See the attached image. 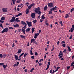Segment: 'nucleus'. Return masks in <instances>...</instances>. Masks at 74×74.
<instances>
[{
	"label": "nucleus",
	"instance_id": "obj_1",
	"mask_svg": "<svg viewBox=\"0 0 74 74\" xmlns=\"http://www.w3.org/2000/svg\"><path fill=\"white\" fill-rule=\"evenodd\" d=\"M8 27H5L1 31V33H4L5 32H8Z\"/></svg>",
	"mask_w": 74,
	"mask_h": 74
},
{
	"label": "nucleus",
	"instance_id": "obj_2",
	"mask_svg": "<svg viewBox=\"0 0 74 74\" xmlns=\"http://www.w3.org/2000/svg\"><path fill=\"white\" fill-rule=\"evenodd\" d=\"M40 11V8L38 7L37 8H35V12H36V14H38V12Z\"/></svg>",
	"mask_w": 74,
	"mask_h": 74
},
{
	"label": "nucleus",
	"instance_id": "obj_3",
	"mask_svg": "<svg viewBox=\"0 0 74 74\" xmlns=\"http://www.w3.org/2000/svg\"><path fill=\"white\" fill-rule=\"evenodd\" d=\"M26 23H27V25L29 27H30L31 26H32V22H29L28 21H27Z\"/></svg>",
	"mask_w": 74,
	"mask_h": 74
},
{
	"label": "nucleus",
	"instance_id": "obj_4",
	"mask_svg": "<svg viewBox=\"0 0 74 74\" xmlns=\"http://www.w3.org/2000/svg\"><path fill=\"white\" fill-rule=\"evenodd\" d=\"M15 17H13L10 21V22L13 23L14 21H15Z\"/></svg>",
	"mask_w": 74,
	"mask_h": 74
},
{
	"label": "nucleus",
	"instance_id": "obj_5",
	"mask_svg": "<svg viewBox=\"0 0 74 74\" xmlns=\"http://www.w3.org/2000/svg\"><path fill=\"white\" fill-rule=\"evenodd\" d=\"M8 9L7 8H3L2 9V11L3 12H8V11L7 10Z\"/></svg>",
	"mask_w": 74,
	"mask_h": 74
},
{
	"label": "nucleus",
	"instance_id": "obj_6",
	"mask_svg": "<svg viewBox=\"0 0 74 74\" xmlns=\"http://www.w3.org/2000/svg\"><path fill=\"white\" fill-rule=\"evenodd\" d=\"M48 5L49 7H53V3L51 2V3H48Z\"/></svg>",
	"mask_w": 74,
	"mask_h": 74
},
{
	"label": "nucleus",
	"instance_id": "obj_7",
	"mask_svg": "<svg viewBox=\"0 0 74 74\" xmlns=\"http://www.w3.org/2000/svg\"><path fill=\"white\" fill-rule=\"evenodd\" d=\"M48 64L47 65V67L46 69L45 70H47L49 68V66H51V64H50V62H48Z\"/></svg>",
	"mask_w": 74,
	"mask_h": 74
},
{
	"label": "nucleus",
	"instance_id": "obj_8",
	"mask_svg": "<svg viewBox=\"0 0 74 74\" xmlns=\"http://www.w3.org/2000/svg\"><path fill=\"white\" fill-rule=\"evenodd\" d=\"M31 16L32 18H35V16H36V13H32L31 15Z\"/></svg>",
	"mask_w": 74,
	"mask_h": 74
},
{
	"label": "nucleus",
	"instance_id": "obj_9",
	"mask_svg": "<svg viewBox=\"0 0 74 74\" xmlns=\"http://www.w3.org/2000/svg\"><path fill=\"white\" fill-rule=\"evenodd\" d=\"M4 21H2L1 20H0V23H4ZM0 27H1L3 28V24L2 23H1L0 25Z\"/></svg>",
	"mask_w": 74,
	"mask_h": 74
},
{
	"label": "nucleus",
	"instance_id": "obj_10",
	"mask_svg": "<svg viewBox=\"0 0 74 74\" xmlns=\"http://www.w3.org/2000/svg\"><path fill=\"white\" fill-rule=\"evenodd\" d=\"M73 30L74 31V25H72V27L71 29V32H73Z\"/></svg>",
	"mask_w": 74,
	"mask_h": 74
},
{
	"label": "nucleus",
	"instance_id": "obj_11",
	"mask_svg": "<svg viewBox=\"0 0 74 74\" xmlns=\"http://www.w3.org/2000/svg\"><path fill=\"white\" fill-rule=\"evenodd\" d=\"M40 34L39 33H36L35 34H34V38H37V36H38Z\"/></svg>",
	"mask_w": 74,
	"mask_h": 74
},
{
	"label": "nucleus",
	"instance_id": "obj_12",
	"mask_svg": "<svg viewBox=\"0 0 74 74\" xmlns=\"http://www.w3.org/2000/svg\"><path fill=\"white\" fill-rule=\"evenodd\" d=\"M63 56V52L60 51L59 53L58 56Z\"/></svg>",
	"mask_w": 74,
	"mask_h": 74
},
{
	"label": "nucleus",
	"instance_id": "obj_13",
	"mask_svg": "<svg viewBox=\"0 0 74 74\" xmlns=\"http://www.w3.org/2000/svg\"><path fill=\"white\" fill-rule=\"evenodd\" d=\"M14 58H15V60H18V59H19V57H18V56L16 55H14Z\"/></svg>",
	"mask_w": 74,
	"mask_h": 74
},
{
	"label": "nucleus",
	"instance_id": "obj_14",
	"mask_svg": "<svg viewBox=\"0 0 74 74\" xmlns=\"http://www.w3.org/2000/svg\"><path fill=\"white\" fill-rule=\"evenodd\" d=\"M29 9L27 8L25 11L26 14H29Z\"/></svg>",
	"mask_w": 74,
	"mask_h": 74
},
{
	"label": "nucleus",
	"instance_id": "obj_15",
	"mask_svg": "<svg viewBox=\"0 0 74 74\" xmlns=\"http://www.w3.org/2000/svg\"><path fill=\"white\" fill-rule=\"evenodd\" d=\"M13 26H14V27H18L19 25L18 24H16V25H14Z\"/></svg>",
	"mask_w": 74,
	"mask_h": 74
},
{
	"label": "nucleus",
	"instance_id": "obj_16",
	"mask_svg": "<svg viewBox=\"0 0 74 74\" xmlns=\"http://www.w3.org/2000/svg\"><path fill=\"white\" fill-rule=\"evenodd\" d=\"M22 50L20 49L18 51V52H17V53H21L22 52Z\"/></svg>",
	"mask_w": 74,
	"mask_h": 74
},
{
	"label": "nucleus",
	"instance_id": "obj_17",
	"mask_svg": "<svg viewBox=\"0 0 74 74\" xmlns=\"http://www.w3.org/2000/svg\"><path fill=\"white\" fill-rule=\"evenodd\" d=\"M35 41V39H32L31 40V44H32L33 42H34Z\"/></svg>",
	"mask_w": 74,
	"mask_h": 74
},
{
	"label": "nucleus",
	"instance_id": "obj_18",
	"mask_svg": "<svg viewBox=\"0 0 74 74\" xmlns=\"http://www.w3.org/2000/svg\"><path fill=\"white\" fill-rule=\"evenodd\" d=\"M21 31L23 32V34H26V33H25V29L23 28H22L21 29Z\"/></svg>",
	"mask_w": 74,
	"mask_h": 74
},
{
	"label": "nucleus",
	"instance_id": "obj_19",
	"mask_svg": "<svg viewBox=\"0 0 74 74\" xmlns=\"http://www.w3.org/2000/svg\"><path fill=\"white\" fill-rule=\"evenodd\" d=\"M48 8V7L47 5H46L45 6V7L44 8V11H46L47 10V8Z\"/></svg>",
	"mask_w": 74,
	"mask_h": 74
},
{
	"label": "nucleus",
	"instance_id": "obj_20",
	"mask_svg": "<svg viewBox=\"0 0 74 74\" xmlns=\"http://www.w3.org/2000/svg\"><path fill=\"white\" fill-rule=\"evenodd\" d=\"M20 37H21L22 38H24V39H25V37H26L25 36H24L22 35H20Z\"/></svg>",
	"mask_w": 74,
	"mask_h": 74
},
{
	"label": "nucleus",
	"instance_id": "obj_21",
	"mask_svg": "<svg viewBox=\"0 0 74 74\" xmlns=\"http://www.w3.org/2000/svg\"><path fill=\"white\" fill-rule=\"evenodd\" d=\"M30 30V29L28 28L27 29L25 30V31H26V32H27H27H29Z\"/></svg>",
	"mask_w": 74,
	"mask_h": 74
},
{
	"label": "nucleus",
	"instance_id": "obj_22",
	"mask_svg": "<svg viewBox=\"0 0 74 74\" xmlns=\"http://www.w3.org/2000/svg\"><path fill=\"white\" fill-rule=\"evenodd\" d=\"M67 48H68V51L69 52H70V51H71V49L69 46H67Z\"/></svg>",
	"mask_w": 74,
	"mask_h": 74
},
{
	"label": "nucleus",
	"instance_id": "obj_23",
	"mask_svg": "<svg viewBox=\"0 0 74 74\" xmlns=\"http://www.w3.org/2000/svg\"><path fill=\"white\" fill-rule=\"evenodd\" d=\"M21 23L22 25H26V24H27L26 23L23 21H22Z\"/></svg>",
	"mask_w": 74,
	"mask_h": 74
},
{
	"label": "nucleus",
	"instance_id": "obj_24",
	"mask_svg": "<svg viewBox=\"0 0 74 74\" xmlns=\"http://www.w3.org/2000/svg\"><path fill=\"white\" fill-rule=\"evenodd\" d=\"M25 54L24 53H23L21 54L19 56V58H21V57H22L23 55Z\"/></svg>",
	"mask_w": 74,
	"mask_h": 74
},
{
	"label": "nucleus",
	"instance_id": "obj_25",
	"mask_svg": "<svg viewBox=\"0 0 74 74\" xmlns=\"http://www.w3.org/2000/svg\"><path fill=\"white\" fill-rule=\"evenodd\" d=\"M45 18V17H44V15H42V18H41V19H44Z\"/></svg>",
	"mask_w": 74,
	"mask_h": 74
},
{
	"label": "nucleus",
	"instance_id": "obj_26",
	"mask_svg": "<svg viewBox=\"0 0 74 74\" xmlns=\"http://www.w3.org/2000/svg\"><path fill=\"white\" fill-rule=\"evenodd\" d=\"M1 20L2 21H4L5 20V17H2L1 18Z\"/></svg>",
	"mask_w": 74,
	"mask_h": 74
},
{
	"label": "nucleus",
	"instance_id": "obj_27",
	"mask_svg": "<svg viewBox=\"0 0 74 74\" xmlns=\"http://www.w3.org/2000/svg\"><path fill=\"white\" fill-rule=\"evenodd\" d=\"M65 18H68L69 17V14H66Z\"/></svg>",
	"mask_w": 74,
	"mask_h": 74
},
{
	"label": "nucleus",
	"instance_id": "obj_28",
	"mask_svg": "<svg viewBox=\"0 0 74 74\" xmlns=\"http://www.w3.org/2000/svg\"><path fill=\"white\" fill-rule=\"evenodd\" d=\"M29 54V53H28L27 52V53H25V54H24V58H25V57H26V56H27V55Z\"/></svg>",
	"mask_w": 74,
	"mask_h": 74
},
{
	"label": "nucleus",
	"instance_id": "obj_29",
	"mask_svg": "<svg viewBox=\"0 0 74 74\" xmlns=\"http://www.w3.org/2000/svg\"><path fill=\"white\" fill-rule=\"evenodd\" d=\"M62 46L63 48H65V47H66V44H62Z\"/></svg>",
	"mask_w": 74,
	"mask_h": 74
},
{
	"label": "nucleus",
	"instance_id": "obj_30",
	"mask_svg": "<svg viewBox=\"0 0 74 74\" xmlns=\"http://www.w3.org/2000/svg\"><path fill=\"white\" fill-rule=\"evenodd\" d=\"M32 22L34 23H36V22H37V20L36 19L35 20H33Z\"/></svg>",
	"mask_w": 74,
	"mask_h": 74
},
{
	"label": "nucleus",
	"instance_id": "obj_31",
	"mask_svg": "<svg viewBox=\"0 0 74 74\" xmlns=\"http://www.w3.org/2000/svg\"><path fill=\"white\" fill-rule=\"evenodd\" d=\"M74 8H73L71 9V12H73V11H74Z\"/></svg>",
	"mask_w": 74,
	"mask_h": 74
},
{
	"label": "nucleus",
	"instance_id": "obj_32",
	"mask_svg": "<svg viewBox=\"0 0 74 74\" xmlns=\"http://www.w3.org/2000/svg\"><path fill=\"white\" fill-rule=\"evenodd\" d=\"M26 26H27V24H25V25L23 27V28L25 29H26Z\"/></svg>",
	"mask_w": 74,
	"mask_h": 74
},
{
	"label": "nucleus",
	"instance_id": "obj_33",
	"mask_svg": "<svg viewBox=\"0 0 74 74\" xmlns=\"http://www.w3.org/2000/svg\"><path fill=\"white\" fill-rule=\"evenodd\" d=\"M3 69H6V66L5 65H3Z\"/></svg>",
	"mask_w": 74,
	"mask_h": 74
},
{
	"label": "nucleus",
	"instance_id": "obj_34",
	"mask_svg": "<svg viewBox=\"0 0 74 74\" xmlns=\"http://www.w3.org/2000/svg\"><path fill=\"white\" fill-rule=\"evenodd\" d=\"M8 28L9 29H11L12 30V29H14V28L12 27H9Z\"/></svg>",
	"mask_w": 74,
	"mask_h": 74
},
{
	"label": "nucleus",
	"instance_id": "obj_35",
	"mask_svg": "<svg viewBox=\"0 0 74 74\" xmlns=\"http://www.w3.org/2000/svg\"><path fill=\"white\" fill-rule=\"evenodd\" d=\"M52 9L53 11H55V10H56V9H55V7H53V8H52Z\"/></svg>",
	"mask_w": 74,
	"mask_h": 74
},
{
	"label": "nucleus",
	"instance_id": "obj_36",
	"mask_svg": "<svg viewBox=\"0 0 74 74\" xmlns=\"http://www.w3.org/2000/svg\"><path fill=\"white\" fill-rule=\"evenodd\" d=\"M34 4H35L33 3H32V4H31L30 5L32 7H33V6L34 5Z\"/></svg>",
	"mask_w": 74,
	"mask_h": 74
},
{
	"label": "nucleus",
	"instance_id": "obj_37",
	"mask_svg": "<svg viewBox=\"0 0 74 74\" xmlns=\"http://www.w3.org/2000/svg\"><path fill=\"white\" fill-rule=\"evenodd\" d=\"M3 54H0V58H3Z\"/></svg>",
	"mask_w": 74,
	"mask_h": 74
},
{
	"label": "nucleus",
	"instance_id": "obj_38",
	"mask_svg": "<svg viewBox=\"0 0 74 74\" xmlns=\"http://www.w3.org/2000/svg\"><path fill=\"white\" fill-rule=\"evenodd\" d=\"M65 44V42L64 41H62L61 42V44Z\"/></svg>",
	"mask_w": 74,
	"mask_h": 74
},
{
	"label": "nucleus",
	"instance_id": "obj_39",
	"mask_svg": "<svg viewBox=\"0 0 74 74\" xmlns=\"http://www.w3.org/2000/svg\"><path fill=\"white\" fill-rule=\"evenodd\" d=\"M34 44H36L37 45H38V42H36V40L34 42Z\"/></svg>",
	"mask_w": 74,
	"mask_h": 74
},
{
	"label": "nucleus",
	"instance_id": "obj_40",
	"mask_svg": "<svg viewBox=\"0 0 74 74\" xmlns=\"http://www.w3.org/2000/svg\"><path fill=\"white\" fill-rule=\"evenodd\" d=\"M38 15H40V14H41V12L40 11L38 12Z\"/></svg>",
	"mask_w": 74,
	"mask_h": 74
},
{
	"label": "nucleus",
	"instance_id": "obj_41",
	"mask_svg": "<svg viewBox=\"0 0 74 74\" xmlns=\"http://www.w3.org/2000/svg\"><path fill=\"white\" fill-rule=\"evenodd\" d=\"M30 54L31 55H32L33 54V51H32V50H30Z\"/></svg>",
	"mask_w": 74,
	"mask_h": 74
},
{
	"label": "nucleus",
	"instance_id": "obj_42",
	"mask_svg": "<svg viewBox=\"0 0 74 74\" xmlns=\"http://www.w3.org/2000/svg\"><path fill=\"white\" fill-rule=\"evenodd\" d=\"M34 68H33L30 71V72H32V71H33L34 70Z\"/></svg>",
	"mask_w": 74,
	"mask_h": 74
},
{
	"label": "nucleus",
	"instance_id": "obj_43",
	"mask_svg": "<svg viewBox=\"0 0 74 74\" xmlns=\"http://www.w3.org/2000/svg\"><path fill=\"white\" fill-rule=\"evenodd\" d=\"M35 29V28H34V27H33L32 29V31H33L34 32V31H35V30H34Z\"/></svg>",
	"mask_w": 74,
	"mask_h": 74
},
{
	"label": "nucleus",
	"instance_id": "obj_44",
	"mask_svg": "<svg viewBox=\"0 0 74 74\" xmlns=\"http://www.w3.org/2000/svg\"><path fill=\"white\" fill-rule=\"evenodd\" d=\"M35 56H37V55H38V54L37 52H35Z\"/></svg>",
	"mask_w": 74,
	"mask_h": 74
},
{
	"label": "nucleus",
	"instance_id": "obj_45",
	"mask_svg": "<svg viewBox=\"0 0 74 74\" xmlns=\"http://www.w3.org/2000/svg\"><path fill=\"white\" fill-rule=\"evenodd\" d=\"M32 6H31V5H29L28 7V8L29 9H30L32 8Z\"/></svg>",
	"mask_w": 74,
	"mask_h": 74
},
{
	"label": "nucleus",
	"instance_id": "obj_46",
	"mask_svg": "<svg viewBox=\"0 0 74 74\" xmlns=\"http://www.w3.org/2000/svg\"><path fill=\"white\" fill-rule=\"evenodd\" d=\"M19 64V62H18L16 63V66H18V65Z\"/></svg>",
	"mask_w": 74,
	"mask_h": 74
},
{
	"label": "nucleus",
	"instance_id": "obj_47",
	"mask_svg": "<svg viewBox=\"0 0 74 74\" xmlns=\"http://www.w3.org/2000/svg\"><path fill=\"white\" fill-rule=\"evenodd\" d=\"M3 58H5V57H6V56H7V55L6 54H3Z\"/></svg>",
	"mask_w": 74,
	"mask_h": 74
},
{
	"label": "nucleus",
	"instance_id": "obj_48",
	"mask_svg": "<svg viewBox=\"0 0 74 74\" xmlns=\"http://www.w3.org/2000/svg\"><path fill=\"white\" fill-rule=\"evenodd\" d=\"M66 50H67L66 49H64V51H63V52L66 53Z\"/></svg>",
	"mask_w": 74,
	"mask_h": 74
},
{
	"label": "nucleus",
	"instance_id": "obj_49",
	"mask_svg": "<svg viewBox=\"0 0 74 74\" xmlns=\"http://www.w3.org/2000/svg\"><path fill=\"white\" fill-rule=\"evenodd\" d=\"M22 14L21 13H20L18 14V16H20V15H22Z\"/></svg>",
	"mask_w": 74,
	"mask_h": 74
},
{
	"label": "nucleus",
	"instance_id": "obj_50",
	"mask_svg": "<svg viewBox=\"0 0 74 74\" xmlns=\"http://www.w3.org/2000/svg\"><path fill=\"white\" fill-rule=\"evenodd\" d=\"M53 47L52 49L51 50V51H53V50L54 49V45H53Z\"/></svg>",
	"mask_w": 74,
	"mask_h": 74
},
{
	"label": "nucleus",
	"instance_id": "obj_51",
	"mask_svg": "<svg viewBox=\"0 0 74 74\" xmlns=\"http://www.w3.org/2000/svg\"><path fill=\"white\" fill-rule=\"evenodd\" d=\"M32 59H34V56H31Z\"/></svg>",
	"mask_w": 74,
	"mask_h": 74
},
{
	"label": "nucleus",
	"instance_id": "obj_52",
	"mask_svg": "<svg viewBox=\"0 0 74 74\" xmlns=\"http://www.w3.org/2000/svg\"><path fill=\"white\" fill-rule=\"evenodd\" d=\"M23 5V4H22L21 5H18V7H22V5Z\"/></svg>",
	"mask_w": 74,
	"mask_h": 74
},
{
	"label": "nucleus",
	"instance_id": "obj_53",
	"mask_svg": "<svg viewBox=\"0 0 74 74\" xmlns=\"http://www.w3.org/2000/svg\"><path fill=\"white\" fill-rule=\"evenodd\" d=\"M38 64L39 65V66H42V63H39V62H38Z\"/></svg>",
	"mask_w": 74,
	"mask_h": 74
},
{
	"label": "nucleus",
	"instance_id": "obj_54",
	"mask_svg": "<svg viewBox=\"0 0 74 74\" xmlns=\"http://www.w3.org/2000/svg\"><path fill=\"white\" fill-rule=\"evenodd\" d=\"M43 59H41L39 61V62H41V61H43Z\"/></svg>",
	"mask_w": 74,
	"mask_h": 74
},
{
	"label": "nucleus",
	"instance_id": "obj_55",
	"mask_svg": "<svg viewBox=\"0 0 74 74\" xmlns=\"http://www.w3.org/2000/svg\"><path fill=\"white\" fill-rule=\"evenodd\" d=\"M73 64H74V61H73V62H72L71 64V66H72L73 65Z\"/></svg>",
	"mask_w": 74,
	"mask_h": 74
},
{
	"label": "nucleus",
	"instance_id": "obj_56",
	"mask_svg": "<svg viewBox=\"0 0 74 74\" xmlns=\"http://www.w3.org/2000/svg\"><path fill=\"white\" fill-rule=\"evenodd\" d=\"M29 45H30V43H29V42H28L27 44V46H29Z\"/></svg>",
	"mask_w": 74,
	"mask_h": 74
},
{
	"label": "nucleus",
	"instance_id": "obj_57",
	"mask_svg": "<svg viewBox=\"0 0 74 74\" xmlns=\"http://www.w3.org/2000/svg\"><path fill=\"white\" fill-rule=\"evenodd\" d=\"M69 39H70V40L72 39V35H71V36L69 38Z\"/></svg>",
	"mask_w": 74,
	"mask_h": 74
},
{
	"label": "nucleus",
	"instance_id": "obj_58",
	"mask_svg": "<svg viewBox=\"0 0 74 74\" xmlns=\"http://www.w3.org/2000/svg\"><path fill=\"white\" fill-rule=\"evenodd\" d=\"M52 73V69H51V70L50 71V73Z\"/></svg>",
	"mask_w": 74,
	"mask_h": 74
},
{
	"label": "nucleus",
	"instance_id": "obj_59",
	"mask_svg": "<svg viewBox=\"0 0 74 74\" xmlns=\"http://www.w3.org/2000/svg\"><path fill=\"white\" fill-rule=\"evenodd\" d=\"M63 58V56H60L59 59H61V58Z\"/></svg>",
	"mask_w": 74,
	"mask_h": 74
},
{
	"label": "nucleus",
	"instance_id": "obj_60",
	"mask_svg": "<svg viewBox=\"0 0 74 74\" xmlns=\"http://www.w3.org/2000/svg\"><path fill=\"white\" fill-rule=\"evenodd\" d=\"M70 68V66L67 67V70H69Z\"/></svg>",
	"mask_w": 74,
	"mask_h": 74
},
{
	"label": "nucleus",
	"instance_id": "obj_61",
	"mask_svg": "<svg viewBox=\"0 0 74 74\" xmlns=\"http://www.w3.org/2000/svg\"><path fill=\"white\" fill-rule=\"evenodd\" d=\"M3 64H4V63H0V66H1Z\"/></svg>",
	"mask_w": 74,
	"mask_h": 74
},
{
	"label": "nucleus",
	"instance_id": "obj_62",
	"mask_svg": "<svg viewBox=\"0 0 74 74\" xmlns=\"http://www.w3.org/2000/svg\"><path fill=\"white\" fill-rule=\"evenodd\" d=\"M19 10L20 9L19 8H17V11H19Z\"/></svg>",
	"mask_w": 74,
	"mask_h": 74
},
{
	"label": "nucleus",
	"instance_id": "obj_63",
	"mask_svg": "<svg viewBox=\"0 0 74 74\" xmlns=\"http://www.w3.org/2000/svg\"><path fill=\"white\" fill-rule=\"evenodd\" d=\"M18 19H19V18H16L15 21H17Z\"/></svg>",
	"mask_w": 74,
	"mask_h": 74
},
{
	"label": "nucleus",
	"instance_id": "obj_64",
	"mask_svg": "<svg viewBox=\"0 0 74 74\" xmlns=\"http://www.w3.org/2000/svg\"><path fill=\"white\" fill-rule=\"evenodd\" d=\"M41 30H39L38 31V34H40V33H41Z\"/></svg>",
	"mask_w": 74,
	"mask_h": 74
}]
</instances>
